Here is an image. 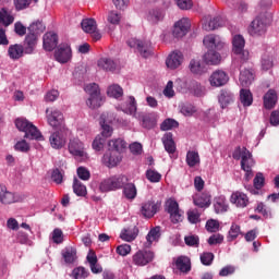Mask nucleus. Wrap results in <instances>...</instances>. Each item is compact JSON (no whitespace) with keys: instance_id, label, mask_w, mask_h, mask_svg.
<instances>
[{"instance_id":"obj_27","label":"nucleus","mask_w":279,"mask_h":279,"mask_svg":"<svg viewBox=\"0 0 279 279\" xmlns=\"http://www.w3.org/2000/svg\"><path fill=\"white\" fill-rule=\"evenodd\" d=\"M108 123H110L108 121V116L106 113H102L100 116V121H99V124H100L101 130H102L101 131L102 138H110V136H112L113 129Z\"/></svg>"},{"instance_id":"obj_17","label":"nucleus","mask_w":279,"mask_h":279,"mask_svg":"<svg viewBox=\"0 0 279 279\" xmlns=\"http://www.w3.org/2000/svg\"><path fill=\"white\" fill-rule=\"evenodd\" d=\"M160 210V204L155 202H147L142 205L141 213L146 219H151L156 213Z\"/></svg>"},{"instance_id":"obj_14","label":"nucleus","mask_w":279,"mask_h":279,"mask_svg":"<svg viewBox=\"0 0 279 279\" xmlns=\"http://www.w3.org/2000/svg\"><path fill=\"white\" fill-rule=\"evenodd\" d=\"M21 197L15 193L8 191V187L3 184H0V202L1 204H16Z\"/></svg>"},{"instance_id":"obj_57","label":"nucleus","mask_w":279,"mask_h":279,"mask_svg":"<svg viewBox=\"0 0 279 279\" xmlns=\"http://www.w3.org/2000/svg\"><path fill=\"white\" fill-rule=\"evenodd\" d=\"M85 92L89 94V97L101 95V92L99 90V85H97V83H90L86 85Z\"/></svg>"},{"instance_id":"obj_11","label":"nucleus","mask_w":279,"mask_h":279,"mask_svg":"<svg viewBox=\"0 0 279 279\" xmlns=\"http://www.w3.org/2000/svg\"><path fill=\"white\" fill-rule=\"evenodd\" d=\"M191 29V20L183 17L173 25L172 36L173 38H184Z\"/></svg>"},{"instance_id":"obj_29","label":"nucleus","mask_w":279,"mask_h":279,"mask_svg":"<svg viewBox=\"0 0 279 279\" xmlns=\"http://www.w3.org/2000/svg\"><path fill=\"white\" fill-rule=\"evenodd\" d=\"M203 60H204L205 64L216 66L217 64H219V62H221V54H219V52H217L215 50H208L204 54Z\"/></svg>"},{"instance_id":"obj_19","label":"nucleus","mask_w":279,"mask_h":279,"mask_svg":"<svg viewBox=\"0 0 279 279\" xmlns=\"http://www.w3.org/2000/svg\"><path fill=\"white\" fill-rule=\"evenodd\" d=\"M203 45L208 49V51H215V49H221L223 47V43H221L219 37L215 35L205 36Z\"/></svg>"},{"instance_id":"obj_2","label":"nucleus","mask_w":279,"mask_h":279,"mask_svg":"<svg viewBox=\"0 0 279 279\" xmlns=\"http://www.w3.org/2000/svg\"><path fill=\"white\" fill-rule=\"evenodd\" d=\"M128 182H130V179L125 174H118L102 180L99 189L101 193H110V191H119V189H123Z\"/></svg>"},{"instance_id":"obj_22","label":"nucleus","mask_w":279,"mask_h":279,"mask_svg":"<svg viewBox=\"0 0 279 279\" xmlns=\"http://www.w3.org/2000/svg\"><path fill=\"white\" fill-rule=\"evenodd\" d=\"M182 52L180 51H173L170 53L166 60V65L168 69H171V71H174V69H178L182 64Z\"/></svg>"},{"instance_id":"obj_23","label":"nucleus","mask_w":279,"mask_h":279,"mask_svg":"<svg viewBox=\"0 0 279 279\" xmlns=\"http://www.w3.org/2000/svg\"><path fill=\"white\" fill-rule=\"evenodd\" d=\"M276 104H278V94H276V90L269 89L264 95V107L266 110H271L272 108H276Z\"/></svg>"},{"instance_id":"obj_62","label":"nucleus","mask_w":279,"mask_h":279,"mask_svg":"<svg viewBox=\"0 0 279 279\" xmlns=\"http://www.w3.org/2000/svg\"><path fill=\"white\" fill-rule=\"evenodd\" d=\"M253 184L256 191H260V189L265 186V177L263 175V173L259 172L256 174V177L254 178Z\"/></svg>"},{"instance_id":"obj_8","label":"nucleus","mask_w":279,"mask_h":279,"mask_svg":"<svg viewBox=\"0 0 279 279\" xmlns=\"http://www.w3.org/2000/svg\"><path fill=\"white\" fill-rule=\"evenodd\" d=\"M69 153L74 158H81L82 160L88 158V154L84 150V143L80 138H71L68 144Z\"/></svg>"},{"instance_id":"obj_24","label":"nucleus","mask_w":279,"mask_h":279,"mask_svg":"<svg viewBox=\"0 0 279 279\" xmlns=\"http://www.w3.org/2000/svg\"><path fill=\"white\" fill-rule=\"evenodd\" d=\"M228 199L226 196H218L214 199V209L217 215H223V213H228Z\"/></svg>"},{"instance_id":"obj_32","label":"nucleus","mask_w":279,"mask_h":279,"mask_svg":"<svg viewBox=\"0 0 279 279\" xmlns=\"http://www.w3.org/2000/svg\"><path fill=\"white\" fill-rule=\"evenodd\" d=\"M177 269H180L182 274H189L191 271V258L186 256H180L175 260Z\"/></svg>"},{"instance_id":"obj_59","label":"nucleus","mask_w":279,"mask_h":279,"mask_svg":"<svg viewBox=\"0 0 279 279\" xmlns=\"http://www.w3.org/2000/svg\"><path fill=\"white\" fill-rule=\"evenodd\" d=\"M51 180L56 184H62V182L64 180V172L60 171V169H58V168L52 170Z\"/></svg>"},{"instance_id":"obj_5","label":"nucleus","mask_w":279,"mask_h":279,"mask_svg":"<svg viewBox=\"0 0 279 279\" xmlns=\"http://www.w3.org/2000/svg\"><path fill=\"white\" fill-rule=\"evenodd\" d=\"M232 53H234V56H238L242 64L243 62H247V60H250V51L245 50V38H243L242 35L233 36Z\"/></svg>"},{"instance_id":"obj_64","label":"nucleus","mask_w":279,"mask_h":279,"mask_svg":"<svg viewBox=\"0 0 279 279\" xmlns=\"http://www.w3.org/2000/svg\"><path fill=\"white\" fill-rule=\"evenodd\" d=\"M207 232H217L219 230V221L210 219L206 222Z\"/></svg>"},{"instance_id":"obj_35","label":"nucleus","mask_w":279,"mask_h":279,"mask_svg":"<svg viewBox=\"0 0 279 279\" xmlns=\"http://www.w3.org/2000/svg\"><path fill=\"white\" fill-rule=\"evenodd\" d=\"M123 195L126 199H136L137 190L134 183H125L123 186Z\"/></svg>"},{"instance_id":"obj_25","label":"nucleus","mask_w":279,"mask_h":279,"mask_svg":"<svg viewBox=\"0 0 279 279\" xmlns=\"http://www.w3.org/2000/svg\"><path fill=\"white\" fill-rule=\"evenodd\" d=\"M14 23V15L8 11V9L2 8L0 10V29H3V27H10Z\"/></svg>"},{"instance_id":"obj_51","label":"nucleus","mask_w":279,"mask_h":279,"mask_svg":"<svg viewBox=\"0 0 279 279\" xmlns=\"http://www.w3.org/2000/svg\"><path fill=\"white\" fill-rule=\"evenodd\" d=\"M159 239H160V227L153 228L146 235L148 245H151L154 241H158Z\"/></svg>"},{"instance_id":"obj_34","label":"nucleus","mask_w":279,"mask_h":279,"mask_svg":"<svg viewBox=\"0 0 279 279\" xmlns=\"http://www.w3.org/2000/svg\"><path fill=\"white\" fill-rule=\"evenodd\" d=\"M210 194L203 193L194 198V204L198 208H208V206H210Z\"/></svg>"},{"instance_id":"obj_61","label":"nucleus","mask_w":279,"mask_h":279,"mask_svg":"<svg viewBox=\"0 0 279 279\" xmlns=\"http://www.w3.org/2000/svg\"><path fill=\"white\" fill-rule=\"evenodd\" d=\"M213 260H215V254H213V253L206 252L201 255L202 265H205L208 267V266L213 265Z\"/></svg>"},{"instance_id":"obj_3","label":"nucleus","mask_w":279,"mask_h":279,"mask_svg":"<svg viewBox=\"0 0 279 279\" xmlns=\"http://www.w3.org/2000/svg\"><path fill=\"white\" fill-rule=\"evenodd\" d=\"M232 158L241 160V169L243 171L252 170V167L255 165L252 153L246 147L241 148V146H238L232 154Z\"/></svg>"},{"instance_id":"obj_44","label":"nucleus","mask_w":279,"mask_h":279,"mask_svg":"<svg viewBox=\"0 0 279 279\" xmlns=\"http://www.w3.org/2000/svg\"><path fill=\"white\" fill-rule=\"evenodd\" d=\"M27 29L28 34H34V36H37L38 38V36L45 32V24H43L40 21H37L31 24Z\"/></svg>"},{"instance_id":"obj_56","label":"nucleus","mask_w":279,"mask_h":279,"mask_svg":"<svg viewBox=\"0 0 279 279\" xmlns=\"http://www.w3.org/2000/svg\"><path fill=\"white\" fill-rule=\"evenodd\" d=\"M107 21L110 25H119L121 23V15L117 11H110L108 13Z\"/></svg>"},{"instance_id":"obj_33","label":"nucleus","mask_w":279,"mask_h":279,"mask_svg":"<svg viewBox=\"0 0 279 279\" xmlns=\"http://www.w3.org/2000/svg\"><path fill=\"white\" fill-rule=\"evenodd\" d=\"M162 143L168 154H175V142L173 141V133H166L162 137Z\"/></svg>"},{"instance_id":"obj_45","label":"nucleus","mask_w":279,"mask_h":279,"mask_svg":"<svg viewBox=\"0 0 279 279\" xmlns=\"http://www.w3.org/2000/svg\"><path fill=\"white\" fill-rule=\"evenodd\" d=\"M180 128V123L175 119L168 118L160 124L161 132H169V130H174Z\"/></svg>"},{"instance_id":"obj_4","label":"nucleus","mask_w":279,"mask_h":279,"mask_svg":"<svg viewBox=\"0 0 279 279\" xmlns=\"http://www.w3.org/2000/svg\"><path fill=\"white\" fill-rule=\"evenodd\" d=\"M126 45L131 49H136L137 53H140L142 58H149L154 56V48L151 47V41L149 40L131 38L126 41Z\"/></svg>"},{"instance_id":"obj_43","label":"nucleus","mask_w":279,"mask_h":279,"mask_svg":"<svg viewBox=\"0 0 279 279\" xmlns=\"http://www.w3.org/2000/svg\"><path fill=\"white\" fill-rule=\"evenodd\" d=\"M98 66L104 71H114V69H117V63H114V60L112 59L101 58L98 61Z\"/></svg>"},{"instance_id":"obj_16","label":"nucleus","mask_w":279,"mask_h":279,"mask_svg":"<svg viewBox=\"0 0 279 279\" xmlns=\"http://www.w3.org/2000/svg\"><path fill=\"white\" fill-rule=\"evenodd\" d=\"M230 202L238 208H245L250 204V197L247 194L236 191L231 194Z\"/></svg>"},{"instance_id":"obj_7","label":"nucleus","mask_w":279,"mask_h":279,"mask_svg":"<svg viewBox=\"0 0 279 279\" xmlns=\"http://www.w3.org/2000/svg\"><path fill=\"white\" fill-rule=\"evenodd\" d=\"M156 253H154V251L140 250L133 255L132 260L133 265H136V267H146L149 263H154Z\"/></svg>"},{"instance_id":"obj_15","label":"nucleus","mask_w":279,"mask_h":279,"mask_svg":"<svg viewBox=\"0 0 279 279\" xmlns=\"http://www.w3.org/2000/svg\"><path fill=\"white\" fill-rule=\"evenodd\" d=\"M64 130L52 133L49 137L52 149H62L66 145V137L64 136Z\"/></svg>"},{"instance_id":"obj_18","label":"nucleus","mask_w":279,"mask_h":279,"mask_svg":"<svg viewBox=\"0 0 279 279\" xmlns=\"http://www.w3.org/2000/svg\"><path fill=\"white\" fill-rule=\"evenodd\" d=\"M43 47L45 51H53L58 47V34L53 32H48L44 35Z\"/></svg>"},{"instance_id":"obj_31","label":"nucleus","mask_w":279,"mask_h":279,"mask_svg":"<svg viewBox=\"0 0 279 279\" xmlns=\"http://www.w3.org/2000/svg\"><path fill=\"white\" fill-rule=\"evenodd\" d=\"M104 160H105V162H107V165L109 167H117V165H119V162H121V153L114 151V150H109V153H107L104 156Z\"/></svg>"},{"instance_id":"obj_12","label":"nucleus","mask_w":279,"mask_h":279,"mask_svg":"<svg viewBox=\"0 0 279 279\" xmlns=\"http://www.w3.org/2000/svg\"><path fill=\"white\" fill-rule=\"evenodd\" d=\"M166 210L170 215L172 223H180V221H182L180 205L175 202V199L170 198L166 202Z\"/></svg>"},{"instance_id":"obj_37","label":"nucleus","mask_w":279,"mask_h":279,"mask_svg":"<svg viewBox=\"0 0 279 279\" xmlns=\"http://www.w3.org/2000/svg\"><path fill=\"white\" fill-rule=\"evenodd\" d=\"M81 27L86 34H93V32L97 31V22L95 19H86L82 21Z\"/></svg>"},{"instance_id":"obj_55","label":"nucleus","mask_w":279,"mask_h":279,"mask_svg":"<svg viewBox=\"0 0 279 279\" xmlns=\"http://www.w3.org/2000/svg\"><path fill=\"white\" fill-rule=\"evenodd\" d=\"M146 178L149 182L156 183V182H160V180H162V174H160L156 170L149 169L146 171Z\"/></svg>"},{"instance_id":"obj_1","label":"nucleus","mask_w":279,"mask_h":279,"mask_svg":"<svg viewBox=\"0 0 279 279\" xmlns=\"http://www.w3.org/2000/svg\"><path fill=\"white\" fill-rule=\"evenodd\" d=\"M15 126L20 132H25L24 138H29V141H43V133L27 119L17 118L15 120Z\"/></svg>"},{"instance_id":"obj_58","label":"nucleus","mask_w":279,"mask_h":279,"mask_svg":"<svg viewBox=\"0 0 279 279\" xmlns=\"http://www.w3.org/2000/svg\"><path fill=\"white\" fill-rule=\"evenodd\" d=\"M77 177L84 182L90 180V171L86 167H78L76 170Z\"/></svg>"},{"instance_id":"obj_42","label":"nucleus","mask_w":279,"mask_h":279,"mask_svg":"<svg viewBox=\"0 0 279 279\" xmlns=\"http://www.w3.org/2000/svg\"><path fill=\"white\" fill-rule=\"evenodd\" d=\"M64 263H66L68 265H73V263H75V259L77 258V251L73 247L66 248L63 253H62Z\"/></svg>"},{"instance_id":"obj_38","label":"nucleus","mask_w":279,"mask_h":279,"mask_svg":"<svg viewBox=\"0 0 279 279\" xmlns=\"http://www.w3.org/2000/svg\"><path fill=\"white\" fill-rule=\"evenodd\" d=\"M109 147L110 151H118V154H121V151L128 147V143H125V141L122 138L111 140L109 141Z\"/></svg>"},{"instance_id":"obj_53","label":"nucleus","mask_w":279,"mask_h":279,"mask_svg":"<svg viewBox=\"0 0 279 279\" xmlns=\"http://www.w3.org/2000/svg\"><path fill=\"white\" fill-rule=\"evenodd\" d=\"M163 16L165 15L160 9H153L149 11V21H151V23H158L162 21Z\"/></svg>"},{"instance_id":"obj_47","label":"nucleus","mask_w":279,"mask_h":279,"mask_svg":"<svg viewBox=\"0 0 279 279\" xmlns=\"http://www.w3.org/2000/svg\"><path fill=\"white\" fill-rule=\"evenodd\" d=\"M239 234H241V226L236 223H232L227 236V241L229 243H232V241H235V239H239Z\"/></svg>"},{"instance_id":"obj_30","label":"nucleus","mask_w":279,"mask_h":279,"mask_svg":"<svg viewBox=\"0 0 279 279\" xmlns=\"http://www.w3.org/2000/svg\"><path fill=\"white\" fill-rule=\"evenodd\" d=\"M136 236H138V228L136 227L123 229L120 233V239H122V241H126L128 243L135 241Z\"/></svg>"},{"instance_id":"obj_54","label":"nucleus","mask_w":279,"mask_h":279,"mask_svg":"<svg viewBox=\"0 0 279 279\" xmlns=\"http://www.w3.org/2000/svg\"><path fill=\"white\" fill-rule=\"evenodd\" d=\"M255 211L259 213V215H263L265 219L271 218V210L267 208V206L263 203L257 204Z\"/></svg>"},{"instance_id":"obj_26","label":"nucleus","mask_w":279,"mask_h":279,"mask_svg":"<svg viewBox=\"0 0 279 279\" xmlns=\"http://www.w3.org/2000/svg\"><path fill=\"white\" fill-rule=\"evenodd\" d=\"M25 53V48L23 45L14 44L11 45L8 49V56L11 60H21Z\"/></svg>"},{"instance_id":"obj_60","label":"nucleus","mask_w":279,"mask_h":279,"mask_svg":"<svg viewBox=\"0 0 279 279\" xmlns=\"http://www.w3.org/2000/svg\"><path fill=\"white\" fill-rule=\"evenodd\" d=\"M192 90L195 97H204L206 95V88L199 83H193Z\"/></svg>"},{"instance_id":"obj_52","label":"nucleus","mask_w":279,"mask_h":279,"mask_svg":"<svg viewBox=\"0 0 279 279\" xmlns=\"http://www.w3.org/2000/svg\"><path fill=\"white\" fill-rule=\"evenodd\" d=\"M31 3H38V0H14L15 10H27Z\"/></svg>"},{"instance_id":"obj_40","label":"nucleus","mask_w":279,"mask_h":279,"mask_svg":"<svg viewBox=\"0 0 279 279\" xmlns=\"http://www.w3.org/2000/svg\"><path fill=\"white\" fill-rule=\"evenodd\" d=\"M73 192L77 197H86L87 191L86 185H84L77 178L73 180Z\"/></svg>"},{"instance_id":"obj_49","label":"nucleus","mask_w":279,"mask_h":279,"mask_svg":"<svg viewBox=\"0 0 279 279\" xmlns=\"http://www.w3.org/2000/svg\"><path fill=\"white\" fill-rule=\"evenodd\" d=\"M88 108H92L93 110L97 109V108H101V94L96 95V96H89V98L86 101Z\"/></svg>"},{"instance_id":"obj_41","label":"nucleus","mask_w":279,"mask_h":279,"mask_svg":"<svg viewBox=\"0 0 279 279\" xmlns=\"http://www.w3.org/2000/svg\"><path fill=\"white\" fill-rule=\"evenodd\" d=\"M240 101L245 107L252 106V104L254 102L252 92H250L248 89H241L240 90Z\"/></svg>"},{"instance_id":"obj_6","label":"nucleus","mask_w":279,"mask_h":279,"mask_svg":"<svg viewBox=\"0 0 279 279\" xmlns=\"http://www.w3.org/2000/svg\"><path fill=\"white\" fill-rule=\"evenodd\" d=\"M47 121L53 130H66L64 124V114L60 112L58 109H49L46 110Z\"/></svg>"},{"instance_id":"obj_13","label":"nucleus","mask_w":279,"mask_h":279,"mask_svg":"<svg viewBox=\"0 0 279 279\" xmlns=\"http://www.w3.org/2000/svg\"><path fill=\"white\" fill-rule=\"evenodd\" d=\"M229 81L230 76H228V73L223 72V70H216L209 76L210 86H215L216 88H219L220 86H226Z\"/></svg>"},{"instance_id":"obj_63","label":"nucleus","mask_w":279,"mask_h":279,"mask_svg":"<svg viewBox=\"0 0 279 279\" xmlns=\"http://www.w3.org/2000/svg\"><path fill=\"white\" fill-rule=\"evenodd\" d=\"M199 211H197V209H193L187 211V219L190 221V223H199Z\"/></svg>"},{"instance_id":"obj_39","label":"nucleus","mask_w":279,"mask_h":279,"mask_svg":"<svg viewBox=\"0 0 279 279\" xmlns=\"http://www.w3.org/2000/svg\"><path fill=\"white\" fill-rule=\"evenodd\" d=\"M142 125L146 130H153V128H156V116H154V113L142 116Z\"/></svg>"},{"instance_id":"obj_20","label":"nucleus","mask_w":279,"mask_h":279,"mask_svg":"<svg viewBox=\"0 0 279 279\" xmlns=\"http://www.w3.org/2000/svg\"><path fill=\"white\" fill-rule=\"evenodd\" d=\"M221 25V17L219 16L213 19L210 17V15H208L203 19V29H205V32H213L215 29H219Z\"/></svg>"},{"instance_id":"obj_46","label":"nucleus","mask_w":279,"mask_h":279,"mask_svg":"<svg viewBox=\"0 0 279 279\" xmlns=\"http://www.w3.org/2000/svg\"><path fill=\"white\" fill-rule=\"evenodd\" d=\"M186 165L190 167H196V165H199V153L195 150H189L186 154Z\"/></svg>"},{"instance_id":"obj_50","label":"nucleus","mask_w":279,"mask_h":279,"mask_svg":"<svg viewBox=\"0 0 279 279\" xmlns=\"http://www.w3.org/2000/svg\"><path fill=\"white\" fill-rule=\"evenodd\" d=\"M87 276H89L88 270L82 266L74 268L71 274L74 279H86Z\"/></svg>"},{"instance_id":"obj_10","label":"nucleus","mask_w":279,"mask_h":279,"mask_svg":"<svg viewBox=\"0 0 279 279\" xmlns=\"http://www.w3.org/2000/svg\"><path fill=\"white\" fill-rule=\"evenodd\" d=\"M54 58L57 62H60V64H66V62H69V60L73 58L71 45L66 43L59 45L57 50L54 51Z\"/></svg>"},{"instance_id":"obj_21","label":"nucleus","mask_w":279,"mask_h":279,"mask_svg":"<svg viewBox=\"0 0 279 279\" xmlns=\"http://www.w3.org/2000/svg\"><path fill=\"white\" fill-rule=\"evenodd\" d=\"M38 45V37L34 34H27L24 40V53L32 56L34 53L36 46Z\"/></svg>"},{"instance_id":"obj_48","label":"nucleus","mask_w":279,"mask_h":279,"mask_svg":"<svg viewBox=\"0 0 279 279\" xmlns=\"http://www.w3.org/2000/svg\"><path fill=\"white\" fill-rule=\"evenodd\" d=\"M107 95L113 99H119L123 97V88L119 85H111L108 87Z\"/></svg>"},{"instance_id":"obj_36","label":"nucleus","mask_w":279,"mask_h":279,"mask_svg":"<svg viewBox=\"0 0 279 279\" xmlns=\"http://www.w3.org/2000/svg\"><path fill=\"white\" fill-rule=\"evenodd\" d=\"M254 82V73L250 70H244L240 72V84L241 86L247 87Z\"/></svg>"},{"instance_id":"obj_9","label":"nucleus","mask_w":279,"mask_h":279,"mask_svg":"<svg viewBox=\"0 0 279 279\" xmlns=\"http://www.w3.org/2000/svg\"><path fill=\"white\" fill-rule=\"evenodd\" d=\"M267 32V20L263 16L255 17L250 27L248 34L251 36H263Z\"/></svg>"},{"instance_id":"obj_28","label":"nucleus","mask_w":279,"mask_h":279,"mask_svg":"<svg viewBox=\"0 0 279 279\" xmlns=\"http://www.w3.org/2000/svg\"><path fill=\"white\" fill-rule=\"evenodd\" d=\"M218 101L222 109L228 108V106L234 101V95L228 89H221L218 96Z\"/></svg>"}]
</instances>
